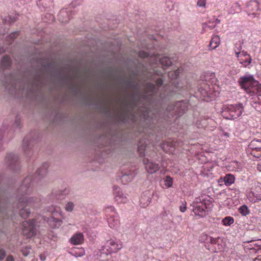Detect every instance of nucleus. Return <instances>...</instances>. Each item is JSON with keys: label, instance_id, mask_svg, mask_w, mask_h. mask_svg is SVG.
I'll use <instances>...</instances> for the list:
<instances>
[{"label": "nucleus", "instance_id": "obj_1", "mask_svg": "<svg viewBox=\"0 0 261 261\" xmlns=\"http://www.w3.org/2000/svg\"><path fill=\"white\" fill-rule=\"evenodd\" d=\"M32 177L27 176L24 178L22 184L18 189V194L22 197H20L17 203V208L20 216L23 219L29 217L31 211L30 207H38L40 205V200L37 197L28 198L25 195L29 194L32 191L31 187Z\"/></svg>", "mask_w": 261, "mask_h": 261}, {"label": "nucleus", "instance_id": "obj_2", "mask_svg": "<svg viewBox=\"0 0 261 261\" xmlns=\"http://www.w3.org/2000/svg\"><path fill=\"white\" fill-rule=\"evenodd\" d=\"M238 82L241 88L250 95L261 96V84L255 80L252 75L241 76Z\"/></svg>", "mask_w": 261, "mask_h": 261}, {"label": "nucleus", "instance_id": "obj_3", "mask_svg": "<svg viewBox=\"0 0 261 261\" xmlns=\"http://www.w3.org/2000/svg\"><path fill=\"white\" fill-rule=\"evenodd\" d=\"M188 109V102L186 100L178 101L173 105H168L167 111L171 112V115L180 116L183 115Z\"/></svg>", "mask_w": 261, "mask_h": 261}, {"label": "nucleus", "instance_id": "obj_4", "mask_svg": "<svg viewBox=\"0 0 261 261\" xmlns=\"http://www.w3.org/2000/svg\"><path fill=\"white\" fill-rule=\"evenodd\" d=\"M223 110L224 113H229V116L226 117L227 119L234 120L242 114L243 106L242 103H240L238 105L225 106Z\"/></svg>", "mask_w": 261, "mask_h": 261}, {"label": "nucleus", "instance_id": "obj_5", "mask_svg": "<svg viewBox=\"0 0 261 261\" xmlns=\"http://www.w3.org/2000/svg\"><path fill=\"white\" fill-rule=\"evenodd\" d=\"M192 205L193 212L196 215L200 217H204L206 216L207 207L204 199L201 200L200 198H196Z\"/></svg>", "mask_w": 261, "mask_h": 261}, {"label": "nucleus", "instance_id": "obj_6", "mask_svg": "<svg viewBox=\"0 0 261 261\" xmlns=\"http://www.w3.org/2000/svg\"><path fill=\"white\" fill-rule=\"evenodd\" d=\"M5 163L11 170L16 171L19 169V157L17 154L8 153L5 158Z\"/></svg>", "mask_w": 261, "mask_h": 261}, {"label": "nucleus", "instance_id": "obj_7", "mask_svg": "<svg viewBox=\"0 0 261 261\" xmlns=\"http://www.w3.org/2000/svg\"><path fill=\"white\" fill-rule=\"evenodd\" d=\"M22 226V233L27 238H31L36 234V228L33 223L25 221Z\"/></svg>", "mask_w": 261, "mask_h": 261}, {"label": "nucleus", "instance_id": "obj_8", "mask_svg": "<svg viewBox=\"0 0 261 261\" xmlns=\"http://www.w3.org/2000/svg\"><path fill=\"white\" fill-rule=\"evenodd\" d=\"M143 163L146 171L150 174L155 173L160 169L158 164L150 161L148 159H144Z\"/></svg>", "mask_w": 261, "mask_h": 261}, {"label": "nucleus", "instance_id": "obj_9", "mask_svg": "<svg viewBox=\"0 0 261 261\" xmlns=\"http://www.w3.org/2000/svg\"><path fill=\"white\" fill-rule=\"evenodd\" d=\"M34 140L31 139L29 136L25 137L22 142V149L28 156H31V150L33 146Z\"/></svg>", "mask_w": 261, "mask_h": 261}, {"label": "nucleus", "instance_id": "obj_10", "mask_svg": "<svg viewBox=\"0 0 261 261\" xmlns=\"http://www.w3.org/2000/svg\"><path fill=\"white\" fill-rule=\"evenodd\" d=\"M247 11L249 15L255 16L256 12L259 10V4L256 0L250 1L246 6Z\"/></svg>", "mask_w": 261, "mask_h": 261}, {"label": "nucleus", "instance_id": "obj_11", "mask_svg": "<svg viewBox=\"0 0 261 261\" xmlns=\"http://www.w3.org/2000/svg\"><path fill=\"white\" fill-rule=\"evenodd\" d=\"M158 88L152 83H148L146 86L145 93L143 95L144 98L147 99L148 96H152L158 92Z\"/></svg>", "mask_w": 261, "mask_h": 261}, {"label": "nucleus", "instance_id": "obj_12", "mask_svg": "<svg viewBox=\"0 0 261 261\" xmlns=\"http://www.w3.org/2000/svg\"><path fill=\"white\" fill-rule=\"evenodd\" d=\"M115 198L118 203H125L127 201L126 196H123L122 192L120 189L116 186L114 187Z\"/></svg>", "mask_w": 261, "mask_h": 261}, {"label": "nucleus", "instance_id": "obj_13", "mask_svg": "<svg viewBox=\"0 0 261 261\" xmlns=\"http://www.w3.org/2000/svg\"><path fill=\"white\" fill-rule=\"evenodd\" d=\"M47 222L53 228H58L62 223V221L60 219L55 218L54 216L48 218Z\"/></svg>", "mask_w": 261, "mask_h": 261}, {"label": "nucleus", "instance_id": "obj_14", "mask_svg": "<svg viewBox=\"0 0 261 261\" xmlns=\"http://www.w3.org/2000/svg\"><path fill=\"white\" fill-rule=\"evenodd\" d=\"M58 19L62 23L68 22L70 19L68 12L66 10H61L58 14Z\"/></svg>", "mask_w": 261, "mask_h": 261}, {"label": "nucleus", "instance_id": "obj_15", "mask_svg": "<svg viewBox=\"0 0 261 261\" xmlns=\"http://www.w3.org/2000/svg\"><path fill=\"white\" fill-rule=\"evenodd\" d=\"M48 167L49 165L47 163H43L36 171V175L39 176L40 178H43L46 175Z\"/></svg>", "mask_w": 261, "mask_h": 261}, {"label": "nucleus", "instance_id": "obj_16", "mask_svg": "<svg viewBox=\"0 0 261 261\" xmlns=\"http://www.w3.org/2000/svg\"><path fill=\"white\" fill-rule=\"evenodd\" d=\"M135 176V173H124L121 176V181L124 184L131 181Z\"/></svg>", "mask_w": 261, "mask_h": 261}, {"label": "nucleus", "instance_id": "obj_17", "mask_svg": "<svg viewBox=\"0 0 261 261\" xmlns=\"http://www.w3.org/2000/svg\"><path fill=\"white\" fill-rule=\"evenodd\" d=\"M123 86L125 88V91L127 93L128 90L130 88H134L137 92L139 89L138 85L135 84L134 82L131 80H125L123 82Z\"/></svg>", "mask_w": 261, "mask_h": 261}, {"label": "nucleus", "instance_id": "obj_18", "mask_svg": "<svg viewBox=\"0 0 261 261\" xmlns=\"http://www.w3.org/2000/svg\"><path fill=\"white\" fill-rule=\"evenodd\" d=\"M41 73H40L38 75L35 77V81L33 83V85L35 88L39 89L42 87L44 84V75H40Z\"/></svg>", "mask_w": 261, "mask_h": 261}, {"label": "nucleus", "instance_id": "obj_19", "mask_svg": "<svg viewBox=\"0 0 261 261\" xmlns=\"http://www.w3.org/2000/svg\"><path fill=\"white\" fill-rule=\"evenodd\" d=\"M84 240V236L82 233H79L73 236L70 239L71 243L73 245L81 244Z\"/></svg>", "mask_w": 261, "mask_h": 261}, {"label": "nucleus", "instance_id": "obj_20", "mask_svg": "<svg viewBox=\"0 0 261 261\" xmlns=\"http://www.w3.org/2000/svg\"><path fill=\"white\" fill-rule=\"evenodd\" d=\"M12 62L10 58L8 55H5L2 59L1 66L3 69L9 68Z\"/></svg>", "mask_w": 261, "mask_h": 261}, {"label": "nucleus", "instance_id": "obj_21", "mask_svg": "<svg viewBox=\"0 0 261 261\" xmlns=\"http://www.w3.org/2000/svg\"><path fill=\"white\" fill-rule=\"evenodd\" d=\"M160 62L164 68L171 66L172 64L171 59L166 56L161 58L160 59Z\"/></svg>", "mask_w": 261, "mask_h": 261}, {"label": "nucleus", "instance_id": "obj_22", "mask_svg": "<svg viewBox=\"0 0 261 261\" xmlns=\"http://www.w3.org/2000/svg\"><path fill=\"white\" fill-rule=\"evenodd\" d=\"M220 43V37L218 35L215 36L211 40L210 46L212 49H215L217 47Z\"/></svg>", "mask_w": 261, "mask_h": 261}, {"label": "nucleus", "instance_id": "obj_23", "mask_svg": "<svg viewBox=\"0 0 261 261\" xmlns=\"http://www.w3.org/2000/svg\"><path fill=\"white\" fill-rule=\"evenodd\" d=\"M150 198L148 196H146L145 194H143L141 196V197L140 200V202L142 206L143 207H145L147 206L150 202Z\"/></svg>", "mask_w": 261, "mask_h": 261}, {"label": "nucleus", "instance_id": "obj_24", "mask_svg": "<svg viewBox=\"0 0 261 261\" xmlns=\"http://www.w3.org/2000/svg\"><path fill=\"white\" fill-rule=\"evenodd\" d=\"M234 179L235 178L233 175L228 174L224 177V181L226 185L229 186L234 182Z\"/></svg>", "mask_w": 261, "mask_h": 261}, {"label": "nucleus", "instance_id": "obj_25", "mask_svg": "<svg viewBox=\"0 0 261 261\" xmlns=\"http://www.w3.org/2000/svg\"><path fill=\"white\" fill-rule=\"evenodd\" d=\"M108 223L110 227L112 228H117L119 225V221L117 219H115L113 217H111L108 219Z\"/></svg>", "mask_w": 261, "mask_h": 261}, {"label": "nucleus", "instance_id": "obj_26", "mask_svg": "<svg viewBox=\"0 0 261 261\" xmlns=\"http://www.w3.org/2000/svg\"><path fill=\"white\" fill-rule=\"evenodd\" d=\"M239 212L242 215L246 216L249 214L250 211L246 205H243L239 208Z\"/></svg>", "mask_w": 261, "mask_h": 261}, {"label": "nucleus", "instance_id": "obj_27", "mask_svg": "<svg viewBox=\"0 0 261 261\" xmlns=\"http://www.w3.org/2000/svg\"><path fill=\"white\" fill-rule=\"evenodd\" d=\"M146 145L144 144H141V142L138 144V151L140 156H145V150Z\"/></svg>", "mask_w": 261, "mask_h": 261}, {"label": "nucleus", "instance_id": "obj_28", "mask_svg": "<svg viewBox=\"0 0 261 261\" xmlns=\"http://www.w3.org/2000/svg\"><path fill=\"white\" fill-rule=\"evenodd\" d=\"M18 19L17 15H9L7 18L5 19V22H8L9 23L11 24L15 22Z\"/></svg>", "mask_w": 261, "mask_h": 261}, {"label": "nucleus", "instance_id": "obj_29", "mask_svg": "<svg viewBox=\"0 0 261 261\" xmlns=\"http://www.w3.org/2000/svg\"><path fill=\"white\" fill-rule=\"evenodd\" d=\"M222 222L224 225H230L234 222L233 218L231 217H226L224 219H223Z\"/></svg>", "mask_w": 261, "mask_h": 261}, {"label": "nucleus", "instance_id": "obj_30", "mask_svg": "<svg viewBox=\"0 0 261 261\" xmlns=\"http://www.w3.org/2000/svg\"><path fill=\"white\" fill-rule=\"evenodd\" d=\"M208 238H210V236L203 233L200 236L199 239L200 241L205 243L206 247L207 246L206 245L209 243Z\"/></svg>", "mask_w": 261, "mask_h": 261}, {"label": "nucleus", "instance_id": "obj_31", "mask_svg": "<svg viewBox=\"0 0 261 261\" xmlns=\"http://www.w3.org/2000/svg\"><path fill=\"white\" fill-rule=\"evenodd\" d=\"M173 184V179L169 176H167L165 180V185L168 187H171Z\"/></svg>", "mask_w": 261, "mask_h": 261}, {"label": "nucleus", "instance_id": "obj_32", "mask_svg": "<svg viewBox=\"0 0 261 261\" xmlns=\"http://www.w3.org/2000/svg\"><path fill=\"white\" fill-rule=\"evenodd\" d=\"M258 189L260 190V191H252V194L257 200H261V189L260 187H258Z\"/></svg>", "mask_w": 261, "mask_h": 261}, {"label": "nucleus", "instance_id": "obj_33", "mask_svg": "<svg viewBox=\"0 0 261 261\" xmlns=\"http://www.w3.org/2000/svg\"><path fill=\"white\" fill-rule=\"evenodd\" d=\"M31 249V247H30L29 246H27L24 248H22V249H21V252H22L23 255L24 256H27L29 254Z\"/></svg>", "mask_w": 261, "mask_h": 261}, {"label": "nucleus", "instance_id": "obj_34", "mask_svg": "<svg viewBox=\"0 0 261 261\" xmlns=\"http://www.w3.org/2000/svg\"><path fill=\"white\" fill-rule=\"evenodd\" d=\"M73 207H74L73 203L71 202H68L66 205L65 208H66V211H67L68 212H71L73 210Z\"/></svg>", "mask_w": 261, "mask_h": 261}, {"label": "nucleus", "instance_id": "obj_35", "mask_svg": "<svg viewBox=\"0 0 261 261\" xmlns=\"http://www.w3.org/2000/svg\"><path fill=\"white\" fill-rule=\"evenodd\" d=\"M216 26V23L214 24V22L211 23V22H209L208 23H205L203 24V28L206 29V28H208L210 29H213L214 28H215Z\"/></svg>", "mask_w": 261, "mask_h": 261}, {"label": "nucleus", "instance_id": "obj_36", "mask_svg": "<svg viewBox=\"0 0 261 261\" xmlns=\"http://www.w3.org/2000/svg\"><path fill=\"white\" fill-rule=\"evenodd\" d=\"M122 248L121 244H118L116 243L115 246H114L113 247L111 248V250L113 252H117L118 250H120Z\"/></svg>", "mask_w": 261, "mask_h": 261}, {"label": "nucleus", "instance_id": "obj_37", "mask_svg": "<svg viewBox=\"0 0 261 261\" xmlns=\"http://www.w3.org/2000/svg\"><path fill=\"white\" fill-rule=\"evenodd\" d=\"M251 61L252 60L250 56H248V58H247L243 61H241L240 63L243 64H244L246 66L247 65H249L250 63H251Z\"/></svg>", "mask_w": 261, "mask_h": 261}, {"label": "nucleus", "instance_id": "obj_38", "mask_svg": "<svg viewBox=\"0 0 261 261\" xmlns=\"http://www.w3.org/2000/svg\"><path fill=\"white\" fill-rule=\"evenodd\" d=\"M139 57L142 58H146L149 56V54L145 51H140L138 53Z\"/></svg>", "mask_w": 261, "mask_h": 261}, {"label": "nucleus", "instance_id": "obj_39", "mask_svg": "<svg viewBox=\"0 0 261 261\" xmlns=\"http://www.w3.org/2000/svg\"><path fill=\"white\" fill-rule=\"evenodd\" d=\"M208 239L209 243L211 244L212 245H214L218 243L219 238H213L210 236V238H208Z\"/></svg>", "mask_w": 261, "mask_h": 261}, {"label": "nucleus", "instance_id": "obj_40", "mask_svg": "<svg viewBox=\"0 0 261 261\" xmlns=\"http://www.w3.org/2000/svg\"><path fill=\"white\" fill-rule=\"evenodd\" d=\"M6 251L3 249H0V261L4 259V258L6 257Z\"/></svg>", "mask_w": 261, "mask_h": 261}, {"label": "nucleus", "instance_id": "obj_41", "mask_svg": "<svg viewBox=\"0 0 261 261\" xmlns=\"http://www.w3.org/2000/svg\"><path fill=\"white\" fill-rule=\"evenodd\" d=\"M164 80L162 78H159L155 81V84L158 87L163 85Z\"/></svg>", "mask_w": 261, "mask_h": 261}, {"label": "nucleus", "instance_id": "obj_42", "mask_svg": "<svg viewBox=\"0 0 261 261\" xmlns=\"http://www.w3.org/2000/svg\"><path fill=\"white\" fill-rule=\"evenodd\" d=\"M197 5L199 7H205V0H198L197 2Z\"/></svg>", "mask_w": 261, "mask_h": 261}, {"label": "nucleus", "instance_id": "obj_43", "mask_svg": "<svg viewBox=\"0 0 261 261\" xmlns=\"http://www.w3.org/2000/svg\"><path fill=\"white\" fill-rule=\"evenodd\" d=\"M179 210L181 212H185L187 210L186 203H182L179 207Z\"/></svg>", "mask_w": 261, "mask_h": 261}, {"label": "nucleus", "instance_id": "obj_44", "mask_svg": "<svg viewBox=\"0 0 261 261\" xmlns=\"http://www.w3.org/2000/svg\"><path fill=\"white\" fill-rule=\"evenodd\" d=\"M18 34H19L18 32H15L14 33H11L10 35V37L12 39H14L18 35Z\"/></svg>", "mask_w": 261, "mask_h": 261}, {"label": "nucleus", "instance_id": "obj_45", "mask_svg": "<svg viewBox=\"0 0 261 261\" xmlns=\"http://www.w3.org/2000/svg\"><path fill=\"white\" fill-rule=\"evenodd\" d=\"M107 243V245H110L112 246V247H113L114 246H115V245H116V243L113 240H112L108 241Z\"/></svg>", "mask_w": 261, "mask_h": 261}, {"label": "nucleus", "instance_id": "obj_46", "mask_svg": "<svg viewBox=\"0 0 261 261\" xmlns=\"http://www.w3.org/2000/svg\"><path fill=\"white\" fill-rule=\"evenodd\" d=\"M20 122L19 119L18 118H16L15 119L14 125L17 127H20Z\"/></svg>", "mask_w": 261, "mask_h": 261}, {"label": "nucleus", "instance_id": "obj_47", "mask_svg": "<svg viewBox=\"0 0 261 261\" xmlns=\"http://www.w3.org/2000/svg\"><path fill=\"white\" fill-rule=\"evenodd\" d=\"M256 143H261V141L254 140L251 142L250 145L251 146L254 147L255 146H256Z\"/></svg>", "mask_w": 261, "mask_h": 261}, {"label": "nucleus", "instance_id": "obj_48", "mask_svg": "<svg viewBox=\"0 0 261 261\" xmlns=\"http://www.w3.org/2000/svg\"><path fill=\"white\" fill-rule=\"evenodd\" d=\"M145 112L143 114H142V115H143L144 117H145L148 115V109L147 108H144Z\"/></svg>", "mask_w": 261, "mask_h": 261}, {"label": "nucleus", "instance_id": "obj_49", "mask_svg": "<svg viewBox=\"0 0 261 261\" xmlns=\"http://www.w3.org/2000/svg\"><path fill=\"white\" fill-rule=\"evenodd\" d=\"M6 261H14V258L12 256L9 255L6 259Z\"/></svg>", "mask_w": 261, "mask_h": 261}, {"label": "nucleus", "instance_id": "obj_50", "mask_svg": "<svg viewBox=\"0 0 261 261\" xmlns=\"http://www.w3.org/2000/svg\"><path fill=\"white\" fill-rule=\"evenodd\" d=\"M103 109H104L105 112L106 113H109L110 112V109L108 108H107L106 107H103Z\"/></svg>", "mask_w": 261, "mask_h": 261}, {"label": "nucleus", "instance_id": "obj_51", "mask_svg": "<svg viewBox=\"0 0 261 261\" xmlns=\"http://www.w3.org/2000/svg\"><path fill=\"white\" fill-rule=\"evenodd\" d=\"M257 169L261 172V164H258L257 166Z\"/></svg>", "mask_w": 261, "mask_h": 261}, {"label": "nucleus", "instance_id": "obj_52", "mask_svg": "<svg viewBox=\"0 0 261 261\" xmlns=\"http://www.w3.org/2000/svg\"><path fill=\"white\" fill-rule=\"evenodd\" d=\"M242 55H243L244 57H246V56H248H248H250L249 55H248V54H247V53H246V52H245V51H242Z\"/></svg>", "mask_w": 261, "mask_h": 261}, {"label": "nucleus", "instance_id": "obj_53", "mask_svg": "<svg viewBox=\"0 0 261 261\" xmlns=\"http://www.w3.org/2000/svg\"><path fill=\"white\" fill-rule=\"evenodd\" d=\"M223 134L224 136H226V137H228L229 136V134L228 133L224 132H223Z\"/></svg>", "mask_w": 261, "mask_h": 261}, {"label": "nucleus", "instance_id": "obj_54", "mask_svg": "<svg viewBox=\"0 0 261 261\" xmlns=\"http://www.w3.org/2000/svg\"><path fill=\"white\" fill-rule=\"evenodd\" d=\"M215 22H216L215 23H216V24L219 23L220 22V20H219L218 19H216ZM213 22H214V21Z\"/></svg>", "mask_w": 261, "mask_h": 261}, {"label": "nucleus", "instance_id": "obj_55", "mask_svg": "<svg viewBox=\"0 0 261 261\" xmlns=\"http://www.w3.org/2000/svg\"><path fill=\"white\" fill-rule=\"evenodd\" d=\"M4 49L2 47H0V54L3 53L4 52Z\"/></svg>", "mask_w": 261, "mask_h": 261}, {"label": "nucleus", "instance_id": "obj_56", "mask_svg": "<svg viewBox=\"0 0 261 261\" xmlns=\"http://www.w3.org/2000/svg\"><path fill=\"white\" fill-rule=\"evenodd\" d=\"M126 104H127V105H130V106H131V107L133 105V104L130 103L129 101H127V102H126Z\"/></svg>", "mask_w": 261, "mask_h": 261}, {"label": "nucleus", "instance_id": "obj_57", "mask_svg": "<svg viewBox=\"0 0 261 261\" xmlns=\"http://www.w3.org/2000/svg\"><path fill=\"white\" fill-rule=\"evenodd\" d=\"M254 148L256 149H261V147L256 146V147H255Z\"/></svg>", "mask_w": 261, "mask_h": 261}, {"label": "nucleus", "instance_id": "obj_58", "mask_svg": "<svg viewBox=\"0 0 261 261\" xmlns=\"http://www.w3.org/2000/svg\"><path fill=\"white\" fill-rule=\"evenodd\" d=\"M58 76H59V77H60V79L61 80H64L63 77L61 76L60 74H59V75H58Z\"/></svg>", "mask_w": 261, "mask_h": 261}, {"label": "nucleus", "instance_id": "obj_59", "mask_svg": "<svg viewBox=\"0 0 261 261\" xmlns=\"http://www.w3.org/2000/svg\"><path fill=\"white\" fill-rule=\"evenodd\" d=\"M236 54L237 57H239V55L240 54V52H236Z\"/></svg>", "mask_w": 261, "mask_h": 261}, {"label": "nucleus", "instance_id": "obj_60", "mask_svg": "<svg viewBox=\"0 0 261 261\" xmlns=\"http://www.w3.org/2000/svg\"><path fill=\"white\" fill-rule=\"evenodd\" d=\"M108 208V209H109V208ZM109 208H110V209H111V210L112 211H113L114 210V208H113V207H109Z\"/></svg>", "mask_w": 261, "mask_h": 261}, {"label": "nucleus", "instance_id": "obj_61", "mask_svg": "<svg viewBox=\"0 0 261 261\" xmlns=\"http://www.w3.org/2000/svg\"><path fill=\"white\" fill-rule=\"evenodd\" d=\"M135 100H136V98H135V97H134V98H133V101H135Z\"/></svg>", "mask_w": 261, "mask_h": 261}]
</instances>
